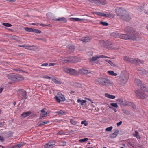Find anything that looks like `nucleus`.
<instances>
[{"instance_id":"nucleus-1","label":"nucleus","mask_w":148,"mask_h":148,"mask_svg":"<svg viewBox=\"0 0 148 148\" xmlns=\"http://www.w3.org/2000/svg\"><path fill=\"white\" fill-rule=\"evenodd\" d=\"M114 34L115 37L125 40L130 39L132 40H139L140 38L139 34L134 29L130 32V33L125 34L118 33H115Z\"/></svg>"},{"instance_id":"nucleus-2","label":"nucleus","mask_w":148,"mask_h":148,"mask_svg":"<svg viewBox=\"0 0 148 148\" xmlns=\"http://www.w3.org/2000/svg\"><path fill=\"white\" fill-rule=\"evenodd\" d=\"M95 82L97 84L103 86H108L110 84V81L108 79L103 78H100L95 80Z\"/></svg>"},{"instance_id":"nucleus-3","label":"nucleus","mask_w":148,"mask_h":148,"mask_svg":"<svg viewBox=\"0 0 148 148\" xmlns=\"http://www.w3.org/2000/svg\"><path fill=\"white\" fill-rule=\"evenodd\" d=\"M127 11L123 8H117L115 9V12L116 15L121 18L123 16L126 14Z\"/></svg>"},{"instance_id":"nucleus-4","label":"nucleus","mask_w":148,"mask_h":148,"mask_svg":"<svg viewBox=\"0 0 148 148\" xmlns=\"http://www.w3.org/2000/svg\"><path fill=\"white\" fill-rule=\"evenodd\" d=\"M54 98L56 101L58 103H60L61 101H63L66 100L64 95L60 92H58L57 95L55 96Z\"/></svg>"},{"instance_id":"nucleus-5","label":"nucleus","mask_w":148,"mask_h":148,"mask_svg":"<svg viewBox=\"0 0 148 148\" xmlns=\"http://www.w3.org/2000/svg\"><path fill=\"white\" fill-rule=\"evenodd\" d=\"M128 79V76L127 75H125L121 74L120 75L119 79L122 84H125Z\"/></svg>"},{"instance_id":"nucleus-6","label":"nucleus","mask_w":148,"mask_h":148,"mask_svg":"<svg viewBox=\"0 0 148 148\" xmlns=\"http://www.w3.org/2000/svg\"><path fill=\"white\" fill-rule=\"evenodd\" d=\"M68 62H77L81 61V59L79 58L74 56H71L69 57V59L67 60Z\"/></svg>"},{"instance_id":"nucleus-7","label":"nucleus","mask_w":148,"mask_h":148,"mask_svg":"<svg viewBox=\"0 0 148 148\" xmlns=\"http://www.w3.org/2000/svg\"><path fill=\"white\" fill-rule=\"evenodd\" d=\"M79 73L82 74L86 75L90 73V71L88 68L84 67L79 69Z\"/></svg>"},{"instance_id":"nucleus-8","label":"nucleus","mask_w":148,"mask_h":148,"mask_svg":"<svg viewBox=\"0 0 148 148\" xmlns=\"http://www.w3.org/2000/svg\"><path fill=\"white\" fill-rule=\"evenodd\" d=\"M56 143V141L55 140H50L44 146V147L45 148H49L51 146L55 145Z\"/></svg>"},{"instance_id":"nucleus-9","label":"nucleus","mask_w":148,"mask_h":148,"mask_svg":"<svg viewBox=\"0 0 148 148\" xmlns=\"http://www.w3.org/2000/svg\"><path fill=\"white\" fill-rule=\"evenodd\" d=\"M129 62L131 63H134L137 62L138 63L142 64L144 62L143 60H141L138 59H136L132 58H130Z\"/></svg>"},{"instance_id":"nucleus-10","label":"nucleus","mask_w":148,"mask_h":148,"mask_svg":"<svg viewBox=\"0 0 148 148\" xmlns=\"http://www.w3.org/2000/svg\"><path fill=\"white\" fill-rule=\"evenodd\" d=\"M121 19L124 21H129L131 19V18L129 14L127 13V12L126 14L124 15Z\"/></svg>"},{"instance_id":"nucleus-11","label":"nucleus","mask_w":148,"mask_h":148,"mask_svg":"<svg viewBox=\"0 0 148 148\" xmlns=\"http://www.w3.org/2000/svg\"><path fill=\"white\" fill-rule=\"evenodd\" d=\"M107 43L108 44V45L112 49L117 50L119 49V47L118 46L115 45H112L111 42H108Z\"/></svg>"},{"instance_id":"nucleus-12","label":"nucleus","mask_w":148,"mask_h":148,"mask_svg":"<svg viewBox=\"0 0 148 148\" xmlns=\"http://www.w3.org/2000/svg\"><path fill=\"white\" fill-rule=\"evenodd\" d=\"M131 106L133 108H135L136 106L133 103L127 101H124V103L123 106Z\"/></svg>"},{"instance_id":"nucleus-13","label":"nucleus","mask_w":148,"mask_h":148,"mask_svg":"<svg viewBox=\"0 0 148 148\" xmlns=\"http://www.w3.org/2000/svg\"><path fill=\"white\" fill-rule=\"evenodd\" d=\"M18 47H24L26 49L29 50H33L34 49L33 47H34V45L32 46L29 45H20L18 46Z\"/></svg>"},{"instance_id":"nucleus-14","label":"nucleus","mask_w":148,"mask_h":148,"mask_svg":"<svg viewBox=\"0 0 148 148\" xmlns=\"http://www.w3.org/2000/svg\"><path fill=\"white\" fill-rule=\"evenodd\" d=\"M16 74L14 73L10 74L8 75L7 77L8 79L11 80L15 81L16 80Z\"/></svg>"},{"instance_id":"nucleus-15","label":"nucleus","mask_w":148,"mask_h":148,"mask_svg":"<svg viewBox=\"0 0 148 148\" xmlns=\"http://www.w3.org/2000/svg\"><path fill=\"white\" fill-rule=\"evenodd\" d=\"M41 113L40 114L39 119H41L42 118L46 116L47 115V112L44 110L43 109H42L40 111Z\"/></svg>"},{"instance_id":"nucleus-16","label":"nucleus","mask_w":148,"mask_h":148,"mask_svg":"<svg viewBox=\"0 0 148 148\" xmlns=\"http://www.w3.org/2000/svg\"><path fill=\"white\" fill-rule=\"evenodd\" d=\"M119 131L118 130H116L114 131V133L110 135L109 138H114L116 137L119 133Z\"/></svg>"},{"instance_id":"nucleus-17","label":"nucleus","mask_w":148,"mask_h":148,"mask_svg":"<svg viewBox=\"0 0 148 148\" xmlns=\"http://www.w3.org/2000/svg\"><path fill=\"white\" fill-rule=\"evenodd\" d=\"M91 39L88 37H84L79 39V40L82 41L84 42H89Z\"/></svg>"},{"instance_id":"nucleus-18","label":"nucleus","mask_w":148,"mask_h":148,"mask_svg":"<svg viewBox=\"0 0 148 148\" xmlns=\"http://www.w3.org/2000/svg\"><path fill=\"white\" fill-rule=\"evenodd\" d=\"M68 48L69 49L68 52L69 53H73L75 50V47L73 45H69Z\"/></svg>"},{"instance_id":"nucleus-19","label":"nucleus","mask_w":148,"mask_h":148,"mask_svg":"<svg viewBox=\"0 0 148 148\" xmlns=\"http://www.w3.org/2000/svg\"><path fill=\"white\" fill-rule=\"evenodd\" d=\"M99 58V56H96L93 57L92 58H89V60L90 63H92V62L96 61Z\"/></svg>"},{"instance_id":"nucleus-20","label":"nucleus","mask_w":148,"mask_h":148,"mask_svg":"<svg viewBox=\"0 0 148 148\" xmlns=\"http://www.w3.org/2000/svg\"><path fill=\"white\" fill-rule=\"evenodd\" d=\"M124 30L125 32H128V33H130V32H131L134 29L130 27L127 26L125 28Z\"/></svg>"},{"instance_id":"nucleus-21","label":"nucleus","mask_w":148,"mask_h":148,"mask_svg":"<svg viewBox=\"0 0 148 148\" xmlns=\"http://www.w3.org/2000/svg\"><path fill=\"white\" fill-rule=\"evenodd\" d=\"M31 114V112L30 111L24 112L21 114V116H23V118H25L30 115Z\"/></svg>"},{"instance_id":"nucleus-22","label":"nucleus","mask_w":148,"mask_h":148,"mask_svg":"<svg viewBox=\"0 0 148 148\" xmlns=\"http://www.w3.org/2000/svg\"><path fill=\"white\" fill-rule=\"evenodd\" d=\"M21 94L22 95L24 99L25 100L27 99V92L25 90L23 89H21Z\"/></svg>"},{"instance_id":"nucleus-23","label":"nucleus","mask_w":148,"mask_h":148,"mask_svg":"<svg viewBox=\"0 0 148 148\" xmlns=\"http://www.w3.org/2000/svg\"><path fill=\"white\" fill-rule=\"evenodd\" d=\"M115 16V14H104L103 15V16L106 17L107 18H114Z\"/></svg>"},{"instance_id":"nucleus-24","label":"nucleus","mask_w":148,"mask_h":148,"mask_svg":"<svg viewBox=\"0 0 148 148\" xmlns=\"http://www.w3.org/2000/svg\"><path fill=\"white\" fill-rule=\"evenodd\" d=\"M16 80L15 81L21 80L23 79V78L22 75H20L16 74Z\"/></svg>"},{"instance_id":"nucleus-25","label":"nucleus","mask_w":148,"mask_h":148,"mask_svg":"<svg viewBox=\"0 0 148 148\" xmlns=\"http://www.w3.org/2000/svg\"><path fill=\"white\" fill-rule=\"evenodd\" d=\"M139 73L141 75H145L147 73L146 71L144 69H138Z\"/></svg>"},{"instance_id":"nucleus-26","label":"nucleus","mask_w":148,"mask_h":148,"mask_svg":"<svg viewBox=\"0 0 148 148\" xmlns=\"http://www.w3.org/2000/svg\"><path fill=\"white\" fill-rule=\"evenodd\" d=\"M116 101L118 102V103L121 106H123L124 101H123L122 99H116Z\"/></svg>"},{"instance_id":"nucleus-27","label":"nucleus","mask_w":148,"mask_h":148,"mask_svg":"<svg viewBox=\"0 0 148 148\" xmlns=\"http://www.w3.org/2000/svg\"><path fill=\"white\" fill-rule=\"evenodd\" d=\"M105 96L106 97L112 99H114L116 97L115 96L111 95L108 93H106L105 94Z\"/></svg>"},{"instance_id":"nucleus-28","label":"nucleus","mask_w":148,"mask_h":148,"mask_svg":"<svg viewBox=\"0 0 148 148\" xmlns=\"http://www.w3.org/2000/svg\"><path fill=\"white\" fill-rule=\"evenodd\" d=\"M54 21H62L64 23H66L67 22L66 19L64 17H62L60 18L56 19L54 20Z\"/></svg>"},{"instance_id":"nucleus-29","label":"nucleus","mask_w":148,"mask_h":148,"mask_svg":"<svg viewBox=\"0 0 148 148\" xmlns=\"http://www.w3.org/2000/svg\"><path fill=\"white\" fill-rule=\"evenodd\" d=\"M70 19L72 21H83L84 19H79L78 18H71Z\"/></svg>"},{"instance_id":"nucleus-30","label":"nucleus","mask_w":148,"mask_h":148,"mask_svg":"<svg viewBox=\"0 0 148 148\" xmlns=\"http://www.w3.org/2000/svg\"><path fill=\"white\" fill-rule=\"evenodd\" d=\"M56 113L58 115L61 114L62 115H64L66 114V112L62 110H60V111H57L56 112Z\"/></svg>"},{"instance_id":"nucleus-31","label":"nucleus","mask_w":148,"mask_h":148,"mask_svg":"<svg viewBox=\"0 0 148 148\" xmlns=\"http://www.w3.org/2000/svg\"><path fill=\"white\" fill-rule=\"evenodd\" d=\"M58 145L59 146H65L66 144V141H60L58 143Z\"/></svg>"},{"instance_id":"nucleus-32","label":"nucleus","mask_w":148,"mask_h":148,"mask_svg":"<svg viewBox=\"0 0 148 148\" xmlns=\"http://www.w3.org/2000/svg\"><path fill=\"white\" fill-rule=\"evenodd\" d=\"M69 73L71 75H74L76 73V71L74 69L70 68Z\"/></svg>"},{"instance_id":"nucleus-33","label":"nucleus","mask_w":148,"mask_h":148,"mask_svg":"<svg viewBox=\"0 0 148 148\" xmlns=\"http://www.w3.org/2000/svg\"><path fill=\"white\" fill-rule=\"evenodd\" d=\"M86 101L83 100H80L79 99L77 100V102L78 103H80L82 105H83L84 103L86 102Z\"/></svg>"},{"instance_id":"nucleus-34","label":"nucleus","mask_w":148,"mask_h":148,"mask_svg":"<svg viewBox=\"0 0 148 148\" xmlns=\"http://www.w3.org/2000/svg\"><path fill=\"white\" fill-rule=\"evenodd\" d=\"M52 81H53L55 84H61V82L59 80H57L56 79H52Z\"/></svg>"},{"instance_id":"nucleus-35","label":"nucleus","mask_w":148,"mask_h":148,"mask_svg":"<svg viewBox=\"0 0 148 148\" xmlns=\"http://www.w3.org/2000/svg\"><path fill=\"white\" fill-rule=\"evenodd\" d=\"M108 73L109 74L112 76H116L117 75V73H115L112 71H108Z\"/></svg>"},{"instance_id":"nucleus-36","label":"nucleus","mask_w":148,"mask_h":148,"mask_svg":"<svg viewBox=\"0 0 148 148\" xmlns=\"http://www.w3.org/2000/svg\"><path fill=\"white\" fill-rule=\"evenodd\" d=\"M63 70L64 71L65 73H68L70 68H68L66 67H64L63 68Z\"/></svg>"},{"instance_id":"nucleus-37","label":"nucleus","mask_w":148,"mask_h":148,"mask_svg":"<svg viewBox=\"0 0 148 148\" xmlns=\"http://www.w3.org/2000/svg\"><path fill=\"white\" fill-rule=\"evenodd\" d=\"M94 13L95 14H96L98 16H103L104 13L102 12H94Z\"/></svg>"},{"instance_id":"nucleus-38","label":"nucleus","mask_w":148,"mask_h":148,"mask_svg":"<svg viewBox=\"0 0 148 148\" xmlns=\"http://www.w3.org/2000/svg\"><path fill=\"white\" fill-rule=\"evenodd\" d=\"M133 135L134 137H136L137 138H140V136L138 135V132L137 130L135 131V134H133Z\"/></svg>"},{"instance_id":"nucleus-39","label":"nucleus","mask_w":148,"mask_h":148,"mask_svg":"<svg viewBox=\"0 0 148 148\" xmlns=\"http://www.w3.org/2000/svg\"><path fill=\"white\" fill-rule=\"evenodd\" d=\"M24 29L26 31L33 32V28L28 27H25Z\"/></svg>"},{"instance_id":"nucleus-40","label":"nucleus","mask_w":148,"mask_h":148,"mask_svg":"<svg viewBox=\"0 0 148 148\" xmlns=\"http://www.w3.org/2000/svg\"><path fill=\"white\" fill-rule=\"evenodd\" d=\"M122 110V112L126 115H129L130 114V112L126 110L123 109Z\"/></svg>"},{"instance_id":"nucleus-41","label":"nucleus","mask_w":148,"mask_h":148,"mask_svg":"<svg viewBox=\"0 0 148 148\" xmlns=\"http://www.w3.org/2000/svg\"><path fill=\"white\" fill-rule=\"evenodd\" d=\"M100 23L104 26H108V23L106 22L100 21Z\"/></svg>"},{"instance_id":"nucleus-42","label":"nucleus","mask_w":148,"mask_h":148,"mask_svg":"<svg viewBox=\"0 0 148 148\" xmlns=\"http://www.w3.org/2000/svg\"><path fill=\"white\" fill-rule=\"evenodd\" d=\"M49 121H43V122H42L41 123H40L39 124V126H40L41 125H43L45 124H48V123H49Z\"/></svg>"},{"instance_id":"nucleus-43","label":"nucleus","mask_w":148,"mask_h":148,"mask_svg":"<svg viewBox=\"0 0 148 148\" xmlns=\"http://www.w3.org/2000/svg\"><path fill=\"white\" fill-rule=\"evenodd\" d=\"M24 143L21 142V143L16 145L15 147L16 148H19L22 146Z\"/></svg>"},{"instance_id":"nucleus-44","label":"nucleus","mask_w":148,"mask_h":148,"mask_svg":"<svg viewBox=\"0 0 148 148\" xmlns=\"http://www.w3.org/2000/svg\"><path fill=\"white\" fill-rule=\"evenodd\" d=\"M3 25L5 26L9 27L12 26L10 24L7 23H3Z\"/></svg>"},{"instance_id":"nucleus-45","label":"nucleus","mask_w":148,"mask_h":148,"mask_svg":"<svg viewBox=\"0 0 148 148\" xmlns=\"http://www.w3.org/2000/svg\"><path fill=\"white\" fill-rule=\"evenodd\" d=\"M71 123L73 125H76L77 124V122L73 119H71L70 120Z\"/></svg>"},{"instance_id":"nucleus-46","label":"nucleus","mask_w":148,"mask_h":148,"mask_svg":"<svg viewBox=\"0 0 148 148\" xmlns=\"http://www.w3.org/2000/svg\"><path fill=\"white\" fill-rule=\"evenodd\" d=\"M88 140V138H86L84 139H80L79 140V141L80 142H84L87 141Z\"/></svg>"},{"instance_id":"nucleus-47","label":"nucleus","mask_w":148,"mask_h":148,"mask_svg":"<svg viewBox=\"0 0 148 148\" xmlns=\"http://www.w3.org/2000/svg\"><path fill=\"white\" fill-rule=\"evenodd\" d=\"M33 32H34L36 33H41V31L39 30L33 29Z\"/></svg>"},{"instance_id":"nucleus-48","label":"nucleus","mask_w":148,"mask_h":148,"mask_svg":"<svg viewBox=\"0 0 148 148\" xmlns=\"http://www.w3.org/2000/svg\"><path fill=\"white\" fill-rule=\"evenodd\" d=\"M81 123L82 124H84L85 126H87L88 125V123L86 121H82Z\"/></svg>"},{"instance_id":"nucleus-49","label":"nucleus","mask_w":148,"mask_h":148,"mask_svg":"<svg viewBox=\"0 0 148 148\" xmlns=\"http://www.w3.org/2000/svg\"><path fill=\"white\" fill-rule=\"evenodd\" d=\"M112 128H113V127L112 126H110L109 127L106 128L105 130L106 131H110L112 130Z\"/></svg>"},{"instance_id":"nucleus-50","label":"nucleus","mask_w":148,"mask_h":148,"mask_svg":"<svg viewBox=\"0 0 148 148\" xmlns=\"http://www.w3.org/2000/svg\"><path fill=\"white\" fill-rule=\"evenodd\" d=\"M110 105L114 107L115 108H117L118 107V106L116 103H111L110 104Z\"/></svg>"},{"instance_id":"nucleus-51","label":"nucleus","mask_w":148,"mask_h":148,"mask_svg":"<svg viewBox=\"0 0 148 148\" xmlns=\"http://www.w3.org/2000/svg\"><path fill=\"white\" fill-rule=\"evenodd\" d=\"M130 59V57L127 56H125L124 58V60L125 61L129 62Z\"/></svg>"},{"instance_id":"nucleus-52","label":"nucleus","mask_w":148,"mask_h":148,"mask_svg":"<svg viewBox=\"0 0 148 148\" xmlns=\"http://www.w3.org/2000/svg\"><path fill=\"white\" fill-rule=\"evenodd\" d=\"M38 40L43 41L45 42H46L47 41L44 38H39L38 39Z\"/></svg>"},{"instance_id":"nucleus-53","label":"nucleus","mask_w":148,"mask_h":148,"mask_svg":"<svg viewBox=\"0 0 148 148\" xmlns=\"http://www.w3.org/2000/svg\"><path fill=\"white\" fill-rule=\"evenodd\" d=\"M99 58H109L108 57H107V56H104L103 55H101L99 56Z\"/></svg>"},{"instance_id":"nucleus-54","label":"nucleus","mask_w":148,"mask_h":148,"mask_svg":"<svg viewBox=\"0 0 148 148\" xmlns=\"http://www.w3.org/2000/svg\"><path fill=\"white\" fill-rule=\"evenodd\" d=\"M63 59H62V60L63 61H62V62H68L67 61V60L68 59H69V57H67V58H64Z\"/></svg>"},{"instance_id":"nucleus-55","label":"nucleus","mask_w":148,"mask_h":148,"mask_svg":"<svg viewBox=\"0 0 148 148\" xmlns=\"http://www.w3.org/2000/svg\"><path fill=\"white\" fill-rule=\"evenodd\" d=\"M40 26H42L43 27H45V26H50V24L45 25V24H40Z\"/></svg>"},{"instance_id":"nucleus-56","label":"nucleus","mask_w":148,"mask_h":148,"mask_svg":"<svg viewBox=\"0 0 148 148\" xmlns=\"http://www.w3.org/2000/svg\"><path fill=\"white\" fill-rule=\"evenodd\" d=\"M56 64V63H50L49 64V66H54Z\"/></svg>"},{"instance_id":"nucleus-57","label":"nucleus","mask_w":148,"mask_h":148,"mask_svg":"<svg viewBox=\"0 0 148 148\" xmlns=\"http://www.w3.org/2000/svg\"><path fill=\"white\" fill-rule=\"evenodd\" d=\"M64 134V133L61 131L57 133V134L58 135H62Z\"/></svg>"},{"instance_id":"nucleus-58","label":"nucleus","mask_w":148,"mask_h":148,"mask_svg":"<svg viewBox=\"0 0 148 148\" xmlns=\"http://www.w3.org/2000/svg\"><path fill=\"white\" fill-rule=\"evenodd\" d=\"M48 65V63H44L43 64H42L41 66H47Z\"/></svg>"},{"instance_id":"nucleus-59","label":"nucleus","mask_w":148,"mask_h":148,"mask_svg":"<svg viewBox=\"0 0 148 148\" xmlns=\"http://www.w3.org/2000/svg\"><path fill=\"white\" fill-rule=\"evenodd\" d=\"M109 63L112 66H115V64L111 61H110Z\"/></svg>"},{"instance_id":"nucleus-60","label":"nucleus","mask_w":148,"mask_h":148,"mask_svg":"<svg viewBox=\"0 0 148 148\" xmlns=\"http://www.w3.org/2000/svg\"><path fill=\"white\" fill-rule=\"evenodd\" d=\"M75 86L78 87H80L81 86V85L79 83H76L75 84Z\"/></svg>"},{"instance_id":"nucleus-61","label":"nucleus","mask_w":148,"mask_h":148,"mask_svg":"<svg viewBox=\"0 0 148 148\" xmlns=\"http://www.w3.org/2000/svg\"><path fill=\"white\" fill-rule=\"evenodd\" d=\"M4 138L2 136H0V141L3 142L4 141Z\"/></svg>"},{"instance_id":"nucleus-62","label":"nucleus","mask_w":148,"mask_h":148,"mask_svg":"<svg viewBox=\"0 0 148 148\" xmlns=\"http://www.w3.org/2000/svg\"><path fill=\"white\" fill-rule=\"evenodd\" d=\"M4 122H0V127H1L4 125Z\"/></svg>"},{"instance_id":"nucleus-63","label":"nucleus","mask_w":148,"mask_h":148,"mask_svg":"<svg viewBox=\"0 0 148 148\" xmlns=\"http://www.w3.org/2000/svg\"><path fill=\"white\" fill-rule=\"evenodd\" d=\"M122 123V122L121 121H120L119 122H118L117 123V126H119Z\"/></svg>"},{"instance_id":"nucleus-64","label":"nucleus","mask_w":148,"mask_h":148,"mask_svg":"<svg viewBox=\"0 0 148 148\" xmlns=\"http://www.w3.org/2000/svg\"><path fill=\"white\" fill-rule=\"evenodd\" d=\"M44 78L47 79H50L51 78V77L49 76H44L43 77Z\"/></svg>"}]
</instances>
